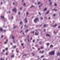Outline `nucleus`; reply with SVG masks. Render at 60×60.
<instances>
[{
  "label": "nucleus",
  "mask_w": 60,
  "mask_h": 60,
  "mask_svg": "<svg viewBox=\"0 0 60 60\" xmlns=\"http://www.w3.org/2000/svg\"><path fill=\"white\" fill-rule=\"evenodd\" d=\"M24 56H26V54H24Z\"/></svg>",
  "instance_id": "54"
},
{
  "label": "nucleus",
  "mask_w": 60,
  "mask_h": 60,
  "mask_svg": "<svg viewBox=\"0 0 60 60\" xmlns=\"http://www.w3.org/2000/svg\"><path fill=\"white\" fill-rule=\"evenodd\" d=\"M43 47H41V49H43Z\"/></svg>",
  "instance_id": "44"
},
{
  "label": "nucleus",
  "mask_w": 60,
  "mask_h": 60,
  "mask_svg": "<svg viewBox=\"0 0 60 60\" xmlns=\"http://www.w3.org/2000/svg\"><path fill=\"white\" fill-rule=\"evenodd\" d=\"M38 4H40V5L39 6V7H41L42 5V4L40 2H38Z\"/></svg>",
  "instance_id": "3"
},
{
  "label": "nucleus",
  "mask_w": 60,
  "mask_h": 60,
  "mask_svg": "<svg viewBox=\"0 0 60 60\" xmlns=\"http://www.w3.org/2000/svg\"><path fill=\"white\" fill-rule=\"evenodd\" d=\"M3 52H4V51H5V50H3Z\"/></svg>",
  "instance_id": "41"
},
{
  "label": "nucleus",
  "mask_w": 60,
  "mask_h": 60,
  "mask_svg": "<svg viewBox=\"0 0 60 60\" xmlns=\"http://www.w3.org/2000/svg\"><path fill=\"white\" fill-rule=\"evenodd\" d=\"M55 15H56V14H54L53 15V16H55Z\"/></svg>",
  "instance_id": "49"
},
{
  "label": "nucleus",
  "mask_w": 60,
  "mask_h": 60,
  "mask_svg": "<svg viewBox=\"0 0 60 60\" xmlns=\"http://www.w3.org/2000/svg\"><path fill=\"white\" fill-rule=\"evenodd\" d=\"M22 32H23V30H22L20 32L21 33Z\"/></svg>",
  "instance_id": "53"
},
{
  "label": "nucleus",
  "mask_w": 60,
  "mask_h": 60,
  "mask_svg": "<svg viewBox=\"0 0 60 60\" xmlns=\"http://www.w3.org/2000/svg\"><path fill=\"white\" fill-rule=\"evenodd\" d=\"M16 52H19V51H16Z\"/></svg>",
  "instance_id": "56"
},
{
  "label": "nucleus",
  "mask_w": 60,
  "mask_h": 60,
  "mask_svg": "<svg viewBox=\"0 0 60 60\" xmlns=\"http://www.w3.org/2000/svg\"><path fill=\"white\" fill-rule=\"evenodd\" d=\"M39 14H40V15H41V13H40V12H39Z\"/></svg>",
  "instance_id": "45"
},
{
  "label": "nucleus",
  "mask_w": 60,
  "mask_h": 60,
  "mask_svg": "<svg viewBox=\"0 0 60 60\" xmlns=\"http://www.w3.org/2000/svg\"><path fill=\"white\" fill-rule=\"evenodd\" d=\"M32 49H35V48H34V47H32Z\"/></svg>",
  "instance_id": "50"
},
{
  "label": "nucleus",
  "mask_w": 60,
  "mask_h": 60,
  "mask_svg": "<svg viewBox=\"0 0 60 60\" xmlns=\"http://www.w3.org/2000/svg\"><path fill=\"white\" fill-rule=\"evenodd\" d=\"M13 42L14 43H15V41H14V40L13 41Z\"/></svg>",
  "instance_id": "32"
},
{
  "label": "nucleus",
  "mask_w": 60,
  "mask_h": 60,
  "mask_svg": "<svg viewBox=\"0 0 60 60\" xmlns=\"http://www.w3.org/2000/svg\"><path fill=\"white\" fill-rule=\"evenodd\" d=\"M1 18H3V19H4V17L3 16H1Z\"/></svg>",
  "instance_id": "27"
},
{
  "label": "nucleus",
  "mask_w": 60,
  "mask_h": 60,
  "mask_svg": "<svg viewBox=\"0 0 60 60\" xmlns=\"http://www.w3.org/2000/svg\"><path fill=\"white\" fill-rule=\"evenodd\" d=\"M47 45V46H49V43H47L46 44Z\"/></svg>",
  "instance_id": "18"
},
{
  "label": "nucleus",
  "mask_w": 60,
  "mask_h": 60,
  "mask_svg": "<svg viewBox=\"0 0 60 60\" xmlns=\"http://www.w3.org/2000/svg\"><path fill=\"white\" fill-rule=\"evenodd\" d=\"M29 14V13L28 12H27V15L28 14Z\"/></svg>",
  "instance_id": "28"
},
{
  "label": "nucleus",
  "mask_w": 60,
  "mask_h": 60,
  "mask_svg": "<svg viewBox=\"0 0 60 60\" xmlns=\"http://www.w3.org/2000/svg\"><path fill=\"white\" fill-rule=\"evenodd\" d=\"M20 24H23V22L22 21H21L20 22Z\"/></svg>",
  "instance_id": "6"
},
{
  "label": "nucleus",
  "mask_w": 60,
  "mask_h": 60,
  "mask_svg": "<svg viewBox=\"0 0 60 60\" xmlns=\"http://www.w3.org/2000/svg\"><path fill=\"white\" fill-rule=\"evenodd\" d=\"M0 60H4V59H3V58H1L0 59Z\"/></svg>",
  "instance_id": "20"
},
{
  "label": "nucleus",
  "mask_w": 60,
  "mask_h": 60,
  "mask_svg": "<svg viewBox=\"0 0 60 60\" xmlns=\"http://www.w3.org/2000/svg\"><path fill=\"white\" fill-rule=\"evenodd\" d=\"M13 11H14L15 12H16L17 11V9H16V8H14L13 9Z\"/></svg>",
  "instance_id": "4"
},
{
  "label": "nucleus",
  "mask_w": 60,
  "mask_h": 60,
  "mask_svg": "<svg viewBox=\"0 0 60 60\" xmlns=\"http://www.w3.org/2000/svg\"><path fill=\"white\" fill-rule=\"evenodd\" d=\"M49 55H54L55 54V51H52L51 52H49Z\"/></svg>",
  "instance_id": "1"
},
{
  "label": "nucleus",
  "mask_w": 60,
  "mask_h": 60,
  "mask_svg": "<svg viewBox=\"0 0 60 60\" xmlns=\"http://www.w3.org/2000/svg\"><path fill=\"white\" fill-rule=\"evenodd\" d=\"M44 57V56H42L41 57V58H42V57Z\"/></svg>",
  "instance_id": "23"
},
{
  "label": "nucleus",
  "mask_w": 60,
  "mask_h": 60,
  "mask_svg": "<svg viewBox=\"0 0 60 60\" xmlns=\"http://www.w3.org/2000/svg\"><path fill=\"white\" fill-rule=\"evenodd\" d=\"M45 30H45V29H44V31H45Z\"/></svg>",
  "instance_id": "58"
},
{
  "label": "nucleus",
  "mask_w": 60,
  "mask_h": 60,
  "mask_svg": "<svg viewBox=\"0 0 60 60\" xmlns=\"http://www.w3.org/2000/svg\"><path fill=\"white\" fill-rule=\"evenodd\" d=\"M3 37H4V36L3 35H2L1 36V38H3Z\"/></svg>",
  "instance_id": "29"
},
{
  "label": "nucleus",
  "mask_w": 60,
  "mask_h": 60,
  "mask_svg": "<svg viewBox=\"0 0 60 60\" xmlns=\"http://www.w3.org/2000/svg\"><path fill=\"white\" fill-rule=\"evenodd\" d=\"M11 45H12V43H11Z\"/></svg>",
  "instance_id": "59"
},
{
  "label": "nucleus",
  "mask_w": 60,
  "mask_h": 60,
  "mask_svg": "<svg viewBox=\"0 0 60 60\" xmlns=\"http://www.w3.org/2000/svg\"><path fill=\"white\" fill-rule=\"evenodd\" d=\"M32 39H33V38H30V39H31V40Z\"/></svg>",
  "instance_id": "48"
},
{
  "label": "nucleus",
  "mask_w": 60,
  "mask_h": 60,
  "mask_svg": "<svg viewBox=\"0 0 60 60\" xmlns=\"http://www.w3.org/2000/svg\"><path fill=\"white\" fill-rule=\"evenodd\" d=\"M53 47V45H51L50 46V48H52V47Z\"/></svg>",
  "instance_id": "17"
},
{
  "label": "nucleus",
  "mask_w": 60,
  "mask_h": 60,
  "mask_svg": "<svg viewBox=\"0 0 60 60\" xmlns=\"http://www.w3.org/2000/svg\"><path fill=\"white\" fill-rule=\"evenodd\" d=\"M35 46L36 47H38V45H35Z\"/></svg>",
  "instance_id": "38"
},
{
  "label": "nucleus",
  "mask_w": 60,
  "mask_h": 60,
  "mask_svg": "<svg viewBox=\"0 0 60 60\" xmlns=\"http://www.w3.org/2000/svg\"><path fill=\"white\" fill-rule=\"evenodd\" d=\"M23 5H26V4L25 3H24L23 4Z\"/></svg>",
  "instance_id": "42"
},
{
  "label": "nucleus",
  "mask_w": 60,
  "mask_h": 60,
  "mask_svg": "<svg viewBox=\"0 0 60 60\" xmlns=\"http://www.w3.org/2000/svg\"><path fill=\"white\" fill-rule=\"evenodd\" d=\"M6 55H8V53L7 52L6 53Z\"/></svg>",
  "instance_id": "47"
},
{
  "label": "nucleus",
  "mask_w": 60,
  "mask_h": 60,
  "mask_svg": "<svg viewBox=\"0 0 60 60\" xmlns=\"http://www.w3.org/2000/svg\"><path fill=\"white\" fill-rule=\"evenodd\" d=\"M20 10H22V8H20Z\"/></svg>",
  "instance_id": "52"
},
{
  "label": "nucleus",
  "mask_w": 60,
  "mask_h": 60,
  "mask_svg": "<svg viewBox=\"0 0 60 60\" xmlns=\"http://www.w3.org/2000/svg\"><path fill=\"white\" fill-rule=\"evenodd\" d=\"M32 55H33V56H34V54L33 53H32Z\"/></svg>",
  "instance_id": "35"
},
{
  "label": "nucleus",
  "mask_w": 60,
  "mask_h": 60,
  "mask_svg": "<svg viewBox=\"0 0 60 60\" xmlns=\"http://www.w3.org/2000/svg\"><path fill=\"white\" fill-rule=\"evenodd\" d=\"M13 4H15L14 3H13Z\"/></svg>",
  "instance_id": "60"
},
{
  "label": "nucleus",
  "mask_w": 60,
  "mask_h": 60,
  "mask_svg": "<svg viewBox=\"0 0 60 60\" xmlns=\"http://www.w3.org/2000/svg\"><path fill=\"white\" fill-rule=\"evenodd\" d=\"M16 26H15L14 27V28H16Z\"/></svg>",
  "instance_id": "40"
},
{
  "label": "nucleus",
  "mask_w": 60,
  "mask_h": 60,
  "mask_svg": "<svg viewBox=\"0 0 60 60\" xmlns=\"http://www.w3.org/2000/svg\"><path fill=\"white\" fill-rule=\"evenodd\" d=\"M43 60H46V59H43Z\"/></svg>",
  "instance_id": "31"
},
{
  "label": "nucleus",
  "mask_w": 60,
  "mask_h": 60,
  "mask_svg": "<svg viewBox=\"0 0 60 60\" xmlns=\"http://www.w3.org/2000/svg\"><path fill=\"white\" fill-rule=\"evenodd\" d=\"M24 45V44H23V43H22V44H21V45H22V46H23V45Z\"/></svg>",
  "instance_id": "39"
},
{
  "label": "nucleus",
  "mask_w": 60,
  "mask_h": 60,
  "mask_svg": "<svg viewBox=\"0 0 60 60\" xmlns=\"http://www.w3.org/2000/svg\"><path fill=\"white\" fill-rule=\"evenodd\" d=\"M49 11H48L47 12H46V14H48L49 13Z\"/></svg>",
  "instance_id": "15"
},
{
  "label": "nucleus",
  "mask_w": 60,
  "mask_h": 60,
  "mask_svg": "<svg viewBox=\"0 0 60 60\" xmlns=\"http://www.w3.org/2000/svg\"><path fill=\"white\" fill-rule=\"evenodd\" d=\"M44 52V51H43L41 52V51H40V53H41V54H42V53H43Z\"/></svg>",
  "instance_id": "13"
},
{
  "label": "nucleus",
  "mask_w": 60,
  "mask_h": 60,
  "mask_svg": "<svg viewBox=\"0 0 60 60\" xmlns=\"http://www.w3.org/2000/svg\"><path fill=\"white\" fill-rule=\"evenodd\" d=\"M5 49H6V50H7V49H8V48H6Z\"/></svg>",
  "instance_id": "37"
},
{
  "label": "nucleus",
  "mask_w": 60,
  "mask_h": 60,
  "mask_svg": "<svg viewBox=\"0 0 60 60\" xmlns=\"http://www.w3.org/2000/svg\"><path fill=\"white\" fill-rule=\"evenodd\" d=\"M7 42L6 41L4 42V44H6V43H7Z\"/></svg>",
  "instance_id": "22"
},
{
  "label": "nucleus",
  "mask_w": 60,
  "mask_h": 60,
  "mask_svg": "<svg viewBox=\"0 0 60 60\" xmlns=\"http://www.w3.org/2000/svg\"><path fill=\"white\" fill-rule=\"evenodd\" d=\"M46 36H50V35L49 34H47L46 35Z\"/></svg>",
  "instance_id": "14"
},
{
  "label": "nucleus",
  "mask_w": 60,
  "mask_h": 60,
  "mask_svg": "<svg viewBox=\"0 0 60 60\" xmlns=\"http://www.w3.org/2000/svg\"><path fill=\"white\" fill-rule=\"evenodd\" d=\"M41 42H39V44H41Z\"/></svg>",
  "instance_id": "46"
},
{
  "label": "nucleus",
  "mask_w": 60,
  "mask_h": 60,
  "mask_svg": "<svg viewBox=\"0 0 60 60\" xmlns=\"http://www.w3.org/2000/svg\"><path fill=\"white\" fill-rule=\"evenodd\" d=\"M28 31H29V30H26L25 32L26 33H27V32H28Z\"/></svg>",
  "instance_id": "9"
},
{
  "label": "nucleus",
  "mask_w": 60,
  "mask_h": 60,
  "mask_svg": "<svg viewBox=\"0 0 60 60\" xmlns=\"http://www.w3.org/2000/svg\"><path fill=\"white\" fill-rule=\"evenodd\" d=\"M55 5L56 6H57V4H56V3L55 4Z\"/></svg>",
  "instance_id": "25"
},
{
  "label": "nucleus",
  "mask_w": 60,
  "mask_h": 60,
  "mask_svg": "<svg viewBox=\"0 0 60 60\" xmlns=\"http://www.w3.org/2000/svg\"><path fill=\"white\" fill-rule=\"evenodd\" d=\"M0 31H3V29L2 28H0Z\"/></svg>",
  "instance_id": "10"
},
{
  "label": "nucleus",
  "mask_w": 60,
  "mask_h": 60,
  "mask_svg": "<svg viewBox=\"0 0 60 60\" xmlns=\"http://www.w3.org/2000/svg\"><path fill=\"white\" fill-rule=\"evenodd\" d=\"M38 18H36L34 20V22H35V23H36V22H37V20H38Z\"/></svg>",
  "instance_id": "2"
},
{
  "label": "nucleus",
  "mask_w": 60,
  "mask_h": 60,
  "mask_svg": "<svg viewBox=\"0 0 60 60\" xmlns=\"http://www.w3.org/2000/svg\"><path fill=\"white\" fill-rule=\"evenodd\" d=\"M33 7H34V6L32 5L31 7V8H33Z\"/></svg>",
  "instance_id": "16"
},
{
  "label": "nucleus",
  "mask_w": 60,
  "mask_h": 60,
  "mask_svg": "<svg viewBox=\"0 0 60 60\" xmlns=\"http://www.w3.org/2000/svg\"><path fill=\"white\" fill-rule=\"evenodd\" d=\"M44 27H45V26H46V25H44Z\"/></svg>",
  "instance_id": "30"
},
{
  "label": "nucleus",
  "mask_w": 60,
  "mask_h": 60,
  "mask_svg": "<svg viewBox=\"0 0 60 60\" xmlns=\"http://www.w3.org/2000/svg\"><path fill=\"white\" fill-rule=\"evenodd\" d=\"M34 41H34V40H33V42H34Z\"/></svg>",
  "instance_id": "43"
},
{
  "label": "nucleus",
  "mask_w": 60,
  "mask_h": 60,
  "mask_svg": "<svg viewBox=\"0 0 60 60\" xmlns=\"http://www.w3.org/2000/svg\"><path fill=\"white\" fill-rule=\"evenodd\" d=\"M51 0H49V2H50V1H51Z\"/></svg>",
  "instance_id": "57"
},
{
  "label": "nucleus",
  "mask_w": 60,
  "mask_h": 60,
  "mask_svg": "<svg viewBox=\"0 0 60 60\" xmlns=\"http://www.w3.org/2000/svg\"><path fill=\"white\" fill-rule=\"evenodd\" d=\"M58 27H59V28H60V26H59Z\"/></svg>",
  "instance_id": "61"
},
{
  "label": "nucleus",
  "mask_w": 60,
  "mask_h": 60,
  "mask_svg": "<svg viewBox=\"0 0 60 60\" xmlns=\"http://www.w3.org/2000/svg\"><path fill=\"white\" fill-rule=\"evenodd\" d=\"M34 31H33L32 32V33H33V34L34 33Z\"/></svg>",
  "instance_id": "55"
},
{
  "label": "nucleus",
  "mask_w": 60,
  "mask_h": 60,
  "mask_svg": "<svg viewBox=\"0 0 60 60\" xmlns=\"http://www.w3.org/2000/svg\"><path fill=\"white\" fill-rule=\"evenodd\" d=\"M24 20H25V22H26V23L27 22V18H26L24 19Z\"/></svg>",
  "instance_id": "5"
},
{
  "label": "nucleus",
  "mask_w": 60,
  "mask_h": 60,
  "mask_svg": "<svg viewBox=\"0 0 60 60\" xmlns=\"http://www.w3.org/2000/svg\"><path fill=\"white\" fill-rule=\"evenodd\" d=\"M18 14H19V15L20 14V12H19L18 13Z\"/></svg>",
  "instance_id": "36"
},
{
  "label": "nucleus",
  "mask_w": 60,
  "mask_h": 60,
  "mask_svg": "<svg viewBox=\"0 0 60 60\" xmlns=\"http://www.w3.org/2000/svg\"><path fill=\"white\" fill-rule=\"evenodd\" d=\"M9 13H10V12H11V11H9Z\"/></svg>",
  "instance_id": "63"
},
{
  "label": "nucleus",
  "mask_w": 60,
  "mask_h": 60,
  "mask_svg": "<svg viewBox=\"0 0 60 60\" xmlns=\"http://www.w3.org/2000/svg\"><path fill=\"white\" fill-rule=\"evenodd\" d=\"M53 32H54V34H56V32H55V31H54Z\"/></svg>",
  "instance_id": "34"
},
{
  "label": "nucleus",
  "mask_w": 60,
  "mask_h": 60,
  "mask_svg": "<svg viewBox=\"0 0 60 60\" xmlns=\"http://www.w3.org/2000/svg\"><path fill=\"white\" fill-rule=\"evenodd\" d=\"M49 4L50 5H52V2H50Z\"/></svg>",
  "instance_id": "19"
},
{
  "label": "nucleus",
  "mask_w": 60,
  "mask_h": 60,
  "mask_svg": "<svg viewBox=\"0 0 60 60\" xmlns=\"http://www.w3.org/2000/svg\"><path fill=\"white\" fill-rule=\"evenodd\" d=\"M14 56V55H12L11 56V57H13Z\"/></svg>",
  "instance_id": "11"
},
{
  "label": "nucleus",
  "mask_w": 60,
  "mask_h": 60,
  "mask_svg": "<svg viewBox=\"0 0 60 60\" xmlns=\"http://www.w3.org/2000/svg\"><path fill=\"white\" fill-rule=\"evenodd\" d=\"M57 24H55L53 26V27H56V26Z\"/></svg>",
  "instance_id": "7"
},
{
  "label": "nucleus",
  "mask_w": 60,
  "mask_h": 60,
  "mask_svg": "<svg viewBox=\"0 0 60 60\" xmlns=\"http://www.w3.org/2000/svg\"><path fill=\"white\" fill-rule=\"evenodd\" d=\"M40 19H41V20H42V19H43V18L41 17Z\"/></svg>",
  "instance_id": "24"
},
{
  "label": "nucleus",
  "mask_w": 60,
  "mask_h": 60,
  "mask_svg": "<svg viewBox=\"0 0 60 60\" xmlns=\"http://www.w3.org/2000/svg\"><path fill=\"white\" fill-rule=\"evenodd\" d=\"M1 4H2V2H1Z\"/></svg>",
  "instance_id": "64"
},
{
  "label": "nucleus",
  "mask_w": 60,
  "mask_h": 60,
  "mask_svg": "<svg viewBox=\"0 0 60 60\" xmlns=\"http://www.w3.org/2000/svg\"><path fill=\"white\" fill-rule=\"evenodd\" d=\"M16 45L14 46V48H16Z\"/></svg>",
  "instance_id": "26"
},
{
  "label": "nucleus",
  "mask_w": 60,
  "mask_h": 60,
  "mask_svg": "<svg viewBox=\"0 0 60 60\" xmlns=\"http://www.w3.org/2000/svg\"><path fill=\"white\" fill-rule=\"evenodd\" d=\"M54 11H57V10H56L55 9H54Z\"/></svg>",
  "instance_id": "33"
},
{
  "label": "nucleus",
  "mask_w": 60,
  "mask_h": 60,
  "mask_svg": "<svg viewBox=\"0 0 60 60\" xmlns=\"http://www.w3.org/2000/svg\"><path fill=\"white\" fill-rule=\"evenodd\" d=\"M50 19V17H49V19Z\"/></svg>",
  "instance_id": "62"
},
{
  "label": "nucleus",
  "mask_w": 60,
  "mask_h": 60,
  "mask_svg": "<svg viewBox=\"0 0 60 60\" xmlns=\"http://www.w3.org/2000/svg\"><path fill=\"white\" fill-rule=\"evenodd\" d=\"M38 34H36V33H35V35H37Z\"/></svg>",
  "instance_id": "21"
},
{
  "label": "nucleus",
  "mask_w": 60,
  "mask_h": 60,
  "mask_svg": "<svg viewBox=\"0 0 60 60\" xmlns=\"http://www.w3.org/2000/svg\"><path fill=\"white\" fill-rule=\"evenodd\" d=\"M47 10V8H45L44 9V11H46Z\"/></svg>",
  "instance_id": "8"
},
{
  "label": "nucleus",
  "mask_w": 60,
  "mask_h": 60,
  "mask_svg": "<svg viewBox=\"0 0 60 60\" xmlns=\"http://www.w3.org/2000/svg\"><path fill=\"white\" fill-rule=\"evenodd\" d=\"M12 37L13 39H14L15 37H14V36H12Z\"/></svg>",
  "instance_id": "12"
},
{
  "label": "nucleus",
  "mask_w": 60,
  "mask_h": 60,
  "mask_svg": "<svg viewBox=\"0 0 60 60\" xmlns=\"http://www.w3.org/2000/svg\"><path fill=\"white\" fill-rule=\"evenodd\" d=\"M40 48H39L38 49V50H40Z\"/></svg>",
  "instance_id": "51"
}]
</instances>
